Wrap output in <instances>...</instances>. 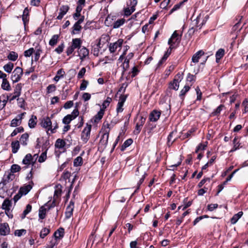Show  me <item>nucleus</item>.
Wrapping results in <instances>:
<instances>
[{"label": "nucleus", "mask_w": 248, "mask_h": 248, "mask_svg": "<svg viewBox=\"0 0 248 248\" xmlns=\"http://www.w3.org/2000/svg\"><path fill=\"white\" fill-rule=\"evenodd\" d=\"M106 126H107L104 125V128H102L103 134L99 141V145L101 147H105L108 142L109 133L110 131V129L109 127V124H107Z\"/></svg>", "instance_id": "1"}, {"label": "nucleus", "mask_w": 248, "mask_h": 248, "mask_svg": "<svg viewBox=\"0 0 248 248\" xmlns=\"http://www.w3.org/2000/svg\"><path fill=\"white\" fill-rule=\"evenodd\" d=\"M92 125L86 124V126L81 132V139L84 143H86L89 140L90 137Z\"/></svg>", "instance_id": "2"}, {"label": "nucleus", "mask_w": 248, "mask_h": 248, "mask_svg": "<svg viewBox=\"0 0 248 248\" xmlns=\"http://www.w3.org/2000/svg\"><path fill=\"white\" fill-rule=\"evenodd\" d=\"M23 75V70L20 67H16L12 73L11 79L13 83L19 81Z\"/></svg>", "instance_id": "3"}, {"label": "nucleus", "mask_w": 248, "mask_h": 248, "mask_svg": "<svg viewBox=\"0 0 248 248\" xmlns=\"http://www.w3.org/2000/svg\"><path fill=\"white\" fill-rule=\"evenodd\" d=\"M183 79L182 74L178 73L177 74L174 80L170 83L169 88L174 90H178L179 87V83Z\"/></svg>", "instance_id": "4"}, {"label": "nucleus", "mask_w": 248, "mask_h": 248, "mask_svg": "<svg viewBox=\"0 0 248 248\" xmlns=\"http://www.w3.org/2000/svg\"><path fill=\"white\" fill-rule=\"evenodd\" d=\"M14 178V175L11 172L5 173L2 181L0 183V187L3 188V186L12 181Z\"/></svg>", "instance_id": "5"}, {"label": "nucleus", "mask_w": 248, "mask_h": 248, "mask_svg": "<svg viewBox=\"0 0 248 248\" xmlns=\"http://www.w3.org/2000/svg\"><path fill=\"white\" fill-rule=\"evenodd\" d=\"M123 43L122 39H119L117 41L110 43L109 45V50L110 53L115 52L118 48H121Z\"/></svg>", "instance_id": "6"}, {"label": "nucleus", "mask_w": 248, "mask_h": 248, "mask_svg": "<svg viewBox=\"0 0 248 248\" xmlns=\"http://www.w3.org/2000/svg\"><path fill=\"white\" fill-rule=\"evenodd\" d=\"M207 19V17L206 16L204 18L202 17L201 15H199L196 18V19L193 21V24L197 27H199L200 29L205 24Z\"/></svg>", "instance_id": "7"}, {"label": "nucleus", "mask_w": 248, "mask_h": 248, "mask_svg": "<svg viewBox=\"0 0 248 248\" xmlns=\"http://www.w3.org/2000/svg\"><path fill=\"white\" fill-rule=\"evenodd\" d=\"M40 124L42 127L47 129L48 130L51 129L52 122L48 117H46L42 119Z\"/></svg>", "instance_id": "8"}, {"label": "nucleus", "mask_w": 248, "mask_h": 248, "mask_svg": "<svg viewBox=\"0 0 248 248\" xmlns=\"http://www.w3.org/2000/svg\"><path fill=\"white\" fill-rule=\"evenodd\" d=\"M10 229L7 223L0 224V234L2 236L8 235L10 233Z\"/></svg>", "instance_id": "9"}, {"label": "nucleus", "mask_w": 248, "mask_h": 248, "mask_svg": "<svg viewBox=\"0 0 248 248\" xmlns=\"http://www.w3.org/2000/svg\"><path fill=\"white\" fill-rule=\"evenodd\" d=\"M146 118L143 116H140L139 121L137 122L135 130H134V133L136 135L139 134L141 129V128L145 122Z\"/></svg>", "instance_id": "10"}, {"label": "nucleus", "mask_w": 248, "mask_h": 248, "mask_svg": "<svg viewBox=\"0 0 248 248\" xmlns=\"http://www.w3.org/2000/svg\"><path fill=\"white\" fill-rule=\"evenodd\" d=\"M127 98V95H121L119 97V100L117 104L116 110L117 113L122 112L123 111V107Z\"/></svg>", "instance_id": "11"}, {"label": "nucleus", "mask_w": 248, "mask_h": 248, "mask_svg": "<svg viewBox=\"0 0 248 248\" xmlns=\"http://www.w3.org/2000/svg\"><path fill=\"white\" fill-rule=\"evenodd\" d=\"M74 208V202L72 201H71L69 205L66 207V211L65 213V217L66 218H69L73 215Z\"/></svg>", "instance_id": "12"}, {"label": "nucleus", "mask_w": 248, "mask_h": 248, "mask_svg": "<svg viewBox=\"0 0 248 248\" xmlns=\"http://www.w3.org/2000/svg\"><path fill=\"white\" fill-rule=\"evenodd\" d=\"M161 112L156 110L152 111L150 115L149 119L151 122H156L160 117Z\"/></svg>", "instance_id": "13"}, {"label": "nucleus", "mask_w": 248, "mask_h": 248, "mask_svg": "<svg viewBox=\"0 0 248 248\" xmlns=\"http://www.w3.org/2000/svg\"><path fill=\"white\" fill-rule=\"evenodd\" d=\"M78 53L80 60L83 61L89 55V52L86 47L82 46L78 49Z\"/></svg>", "instance_id": "14"}, {"label": "nucleus", "mask_w": 248, "mask_h": 248, "mask_svg": "<svg viewBox=\"0 0 248 248\" xmlns=\"http://www.w3.org/2000/svg\"><path fill=\"white\" fill-rule=\"evenodd\" d=\"M181 36L178 35L176 31H174L171 38L169 40L168 44H170L172 42L174 44L175 43L179 44L181 40Z\"/></svg>", "instance_id": "15"}, {"label": "nucleus", "mask_w": 248, "mask_h": 248, "mask_svg": "<svg viewBox=\"0 0 248 248\" xmlns=\"http://www.w3.org/2000/svg\"><path fill=\"white\" fill-rule=\"evenodd\" d=\"M69 9V7L68 5H62L60 8V13L57 19L58 20L62 19L63 16L67 13Z\"/></svg>", "instance_id": "16"}, {"label": "nucleus", "mask_w": 248, "mask_h": 248, "mask_svg": "<svg viewBox=\"0 0 248 248\" xmlns=\"http://www.w3.org/2000/svg\"><path fill=\"white\" fill-rule=\"evenodd\" d=\"M11 205V202L8 199H5L1 205V208L2 209L5 210V214L6 215H7L8 213L9 212Z\"/></svg>", "instance_id": "17"}, {"label": "nucleus", "mask_w": 248, "mask_h": 248, "mask_svg": "<svg viewBox=\"0 0 248 248\" xmlns=\"http://www.w3.org/2000/svg\"><path fill=\"white\" fill-rule=\"evenodd\" d=\"M32 186L31 184L25 185L20 187L19 191L22 195H26L32 188Z\"/></svg>", "instance_id": "18"}, {"label": "nucleus", "mask_w": 248, "mask_h": 248, "mask_svg": "<svg viewBox=\"0 0 248 248\" xmlns=\"http://www.w3.org/2000/svg\"><path fill=\"white\" fill-rule=\"evenodd\" d=\"M204 54V52L201 50L196 52L192 58V61L194 63H197L199 59Z\"/></svg>", "instance_id": "19"}, {"label": "nucleus", "mask_w": 248, "mask_h": 248, "mask_svg": "<svg viewBox=\"0 0 248 248\" xmlns=\"http://www.w3.org/2000/svg\"><path fill=\"white\" fill-rule=\"evenodd\" d=\"M64 229L62 228L58 229L54 233L53 235L56 240L61 239L64 235Z\"/></svg>", "instance_id": "20"}, {"label": "nucleus", "mask_w": 248, "mask_h": 248, "mask_svg": "<svg viewBox=\"0 0 248 248\" xmlns=\"http://www.w3.org/2000/svg\"><path fill=\"white\" fill-rule=\"evenodd\" d=\"M9 96L8 94H4L1 95V98L2 99V100H1V103H2V104H0V110H1L5 108L7 102L8 101V100L9 101Z\"/></svg>", "instance_id": "21"}, {"label": "nucleus", "mask_w": 248, "mask_h": 248, "mask_svg": "<svg viewBox=\"0 0 248 248\" xmlns=\"http://www.w3.org/2000/svg\"><path fill=\"white\" fill-rule=\"evenodd\" d=\"M82 44V41L80 38L73 39L72 42V46L75 48H80Z\"/></svg>", "instance_id": "22"}, {"label": "nucleus", "mask_w": 248, "mask_h": 248, "mask_svg": "<svg viewBox=\"0 0 248 248\" xmlns=\"http://www.w3.org/2000/svg\"><path fill=\"white\" fill-rule=\"evenodd\" d=\"M225 50L223 48L219 49L216 54V62H218L219 60L224 56Z\"/></svg>", "instance_id": "23"}, {"label": "nucleus", "mask_w": 248, "mask_h": 248, "mask_svg": "<svg viewBox=\"0 0 248 248\" xmlns=\"http://www.w3.org/2000/svg\"><path fill=\"white\" fill-rule=\"evenodd\" d=\"M1 88L6 91H10L11 90L10 85L7 80L6 78L2 79V82L1 84Z\"/></svg>", "instance_id": "24"}, {"label": "nucleus", "mask_w": 248, "mask_h": 248, "mask_svg": "<svg viewBox=\"0 0 248 248\" xmlns=\"http://www.w3.org/2000/svg\"><path fill=\"white\" fill-rule=\"evenodd\" d=\"M11 146L12 152L14 154L17 153L20 147L19 142L18 140L13 141L11 143Z\"/></svg>", "instance_id": "25"}, {"label": "nucleus", "mask_w": 248, "mask_h": 248, "mask_svg": "<svg viewBox=\"0 0 248 248\" xmlns=\"http://www.w3.org/2000/svg\"><path fill=\"white\" fill-rule=\"evenodd\" d=\"M37 117L36 116L32 115L29 121L28 125L31 128L35 127L36 124Z\"/></svg>", "instance_id": "26"}, {"label": "nucleus", "mask_w": 248, "mask_h": 248, "mask_svg": "<svg viewBox=\"0 0 248 248\" xmlns=\"http://www.w3.org/2000/svg\"><path fill=\"white\" fill-rule=\"evenodd\" d=\"M233 146L232 149L230 151V152H233L239 148V146L240 143L239 141H238L237 137H235L233 140Z\"/></svg>", "instance_id": "27"}, {"label": "nucleus", "mask_w": 248, "mask_h": 248, "mask_svg": "<svg viewBox=\"0 0 248 248\" xmlns=\"http://www.w3.org/2000/svg\"><path fill=\"white\" fill-rule=\"evenodd\" d=\"M32 160V157L31 155L30 154H28L23 158L22 163L25 165H29L31 164Z\"/></svg>", "instance_id": "28"}, {"label": "nucleus", "mask_w": 248, "mask_h": 248, "mask_svg": "<svg viewBox=\"0 0 248 248\" xmlns=\"http://www.w3.org/2000/svg\"><path fill=\"white\" fill-rule=\"evenodd\" d=\"M125 20L124 18L119 19L115 21L113 24V28L114 29H117L119 28L120 26L123 25L124 22Z\"/></svg>", "instance_id": "29"}, {"label": "nucleus", "mask_w": 248, "mask_h": 248, "mask_svg": "<svg viewBox=\"0 0 248 248\" xmlns=\"http://www.w3.org/2000/svg\"><path fill=\"white\" fill-rule=\"evenodd\" d=\"M65 74V72L62 69H60L57 72L56 76L54 78V80L55 81H58L59 79L62 78Z\"/></svg>", "instance_id": "30"}, {"label": "nucleus", "mask_w": 248, "mask_h": 248, "mask_svg": "<svg viewBox=\"0 0 248 248\" xmlns=\"http://www.w3.org/2000/svg\"><path fill=\"white\" fill-rule=\"evenodd\" d=\"M243 214V213L242 211H240L237 214H235L231 218V223L232 224H235L238 221V220L242 216Z\"/></svg>", "instance_id": "31"}, {"label": "nucleus", "mask_w": 248, "mask_h": 248, "mask_svg": "<svg viewBox=\"0 0 248 248\" xmlns=\"http://www.w3.org/2000/svg\"><path fill=\"white\" fill-rule=\"evenodd\" d=\"M29 139V135L28 133H24L22 135L20 139V141L24 146H26L27 145V141Z\"/></svg>", "instance_id": "32"}, {"label": "nucleus", "mask_w": 248, "mask_h": 248, "mask_svg": "<svg viewBox=\"0 0 248 248\" xmlns=\"http://www.w3.org/2000/svg\"><path fill=\"white\" fill-rule=\"evenodd\" d=\"M46 208L44 206H41L39 210V217L43 219L46 217Z\"/></svg>", "instance_id": "33"}, {"label": "nucleus", "mask_w": 248, "mask_h": 248, "mask_svg": "<svg viewBox=\"0 0 248 248\" xmlns=\"http://www.w3.org/2000/svg\"><path fill=\"white\" fill-rule=\"evenodd\" d=\"M62 186L59 185L56 186V189L54 192V198L56 199L61 196L62 194Z\"/></svg>", "instance_id": "34"}, {"label": "nucleus", "mask_w": 248, "mask_h": 248, "mask_svg": "<svg viewBox=\"0 0 248 248\" xmlns=\"http://www.w3.org/2000/svg\"><path fill=\"white\" fill-rule=\"evenodd\" d=\"M14 68V64L12 62H8L3 66L4 70L7 73H10Z\"/></svg>", "instance_id": "35"}, {"label": "nucleus", "mask_w": 248, "mask_h": 248, "mask_svg": "<svg viewBox=\"0 0 248 248\" xmlns=\"http://www.w3.org/2000/svg\"><path fill=\"white\" fill-rule=\"evenodd\" d=\"M31 208L32 207L31 205L29 204L27 205L26 209L24 210L23 213L21 216V219H24L26 217V215L31 211Z\"/></svg>", "instance_id": "36"}, {"label": "nucleus", "mask_w": 248, "mask_h": 248, "mask_svg": "<svg viewBox=\"0 0 248 248\" xmlns=\"http://www.w3.org/2000/svg\"><path fill=\"white\" fill-rule=\"evenodd\" d=\"M29 10L27 7L25 8L23 11V13L22 15V20L24 23L25 24L26 22L29 21L28 16H29Z\"/></svg>", "instance_id": "37"}, {"label": "nucleus", "mask_w": 248, "mask_h": 248, "mask_svg": "<svg viewBox=\"0 0 248 248\" xmlns=\"http://www.w3.org/2000/svg\"><path fill=\"white\" fill-rule=\"evenodd\" d=\"M21 89L22 84L21 83L17 84L15 87L14 94L19 97L21 94Z\"/></svg>", "instance_id": "38"}, {"label": "nucleus", "mask_w": 248, "mask_h": 248, "mask_svg": "<svg viewBox=\"0 0 248 248\" xmlns=\"http://www.w3.org/2000/svg\"><path fill=\"white\" fill-rule=\"evenodd\" d=\"M18 58V54L15 51H11L7 56V58L11 61H15Z\"/></svg>", "instance_id": "39"}, {"label": "nucleus", "mask_w": 248, "mask_h": 248, "mask_svg": "<svg viewBox=\"0 0 248 248\" xmlns=\"http://www.w3.org/2000/svg\"><path fill=\"white\" fill-rule=\"evenodd\" d=\"M59 38V35H54L51 39L49 40V44L51 46H55L58 42V40Z\"/></svg>", "instance_id": "40"}, {"label": "nucleus", "mask_w": 248, "mask_h": 248, "mask_svg": "<svg viewBox=\"0 0 248 248\" xmlns=\"http://www.w3.org/2000/svg\"><path fill=\"white\" fill-rule=\"evenodd\" d=\"M81 29V26L80 25L79 23H78L77 22L74 25L73 27V31H72V34L77 33V31H79Z\"/></svg>", "instance_id": "41"}, {"label": "nucleus", "mask_w": 248, "mask_h": 248, "mask_svg": "<svg viewBox=\"0 0 248 248\" xmlns=\"http://www.w3.org/2000/svg\"><path fill=\"white\" fill-rule=\"evenodd\" d=\"M65 145V141L60 139H58L56 142L55 146L59 148H63Z\"/></svg>", "instance_id": "42"}, {"label": "nucleus", "mask_w": 248, "mask_h": 248, "mask_svg": "<svg viewBox=\"0 0 248 248\" xmlns=\"http://www.w3.org/2000/svg\"><path fill=\"white\" fill-rule=\"evenodd\" d=\"M21 123V122L16 117V118L13 119L11 121L10 126L12 127H16L19 125Z\"/></svg>", "instance_id": "43"}, {"label": "nucleus", "mask_w": 248, "mask_h": 248, "mask_svg": "<svg viewBox=\"0 0 248 248\" xmlns=\"http://www.w3.org/2000/svg\"><path fill=\"white\" fill-rule=\"evenodd\" d=\"M21 170L20 167L17 164H13L11 167V172L13 174L14 173L18 172Z\"/></svg>", "instance_id": "44"}, {"label": "nucleus", "mask_w": 248, "mask_h": 248, "mask_svg": "<svg viewBox=\"0 0 248 248\" xmlns=\"http://www.w3.org/2000/svg\"><path fill=\"white\" fill-rule=\"evenodd\" d=\"M50 232L49 229L45 228L43 229L40 234V236L42 238H44L45 237H46Z\"/></svg>", "instance_id": "45"}, {"label": "nucleus", "mask_w": 248, "mask_h": 248, "mask_svg": "<svg viewBox=\"0 0 248 248\" xmlns=\"http://www.w3.org/2000/svg\"><path fill=\"white\" fill-rule=\"evenodd\" d=\"M82 164V158L81 156H78L74 161V166H79Z\"/></svg>", "instance_id": "46"}, {"label": "nucleus", "mask_w": 248, "mask_h": 248, "mask_svg": "<svg viewBox=\"0 0 248 248\" xmlns=\"http://www.w3.org/2000/svg\"><path fill=\"white\" fill-rule=\"evenodd\" d=\"M23 131H24V128L20 126V127H17L11 133V136L14 137L16 135H17L18 133L23 132Z\"/></svg>", "instance_id": "47"}, {"label": "nucleus", "mask_w": 248, "mask_h": 248, "mask_svg": "<svg viewBox=\"0 0 248 248\" xmlns=\"http://www.w3.org/2000/svg\"><path fill=\"white\" fill-rule=\"evenodd\" d=\"M190 87L188 85H185L184 88L181 90L180 93V96L183 98V97L186 94V93L189 90Z\"/></svg>", "instance_id": "48"}, {"label": "nucleus", "mask_w": 248, "mask_h": 248, "mask_svg": "<svg viewBox=\"0 0 248 248\" xmlns=\"http://www.w3.org/2000/svg\"><path fill=\"white\" fill-rule=\"evenodd\" d=\"M133 142V140L131 139H129L126 140L122 146V150H124L125 148L130 146Z\"/></svg>", "instance_id": "49"}, {"label": "nucleus", "mask_w": 248, "mask_h": 248, "mask_svg": "<svg viewBox=\"0 0 248 248\" xmlns=\"http://www.w3.org/2000/svg\"><path fill=\"white\" fill-rule=\"evenodd\" d=\"M73 119L70 115H67L62 119V123L65 124H68Z\"/></svg>", "instance_id": "50"}, {"label": "nucleus", "mask_w": 248, "mask_h": 248, "mask_svg": "<svg viewBox=\"0 0 248 248\" xmlns=\"http://www.w3.org/2000/svg\"><path fill=\"white\" fill-rule=\"evenodd\" d=\"M112 101L111 98L108 97L104 101L102 104L103 108H106L109 105L110 103Z\"/></svg>", "instance_id": "51"}, {"label": "nucleus", "mask_w": 248, "mask_h": 248, "mask_svg": "<svg viewBox=\"0 0 248 248\" xmlns=\"http://www.w3.org/2000/svg\"><path fill=\"white\" fill-rule=\"evenodd\" d=\"M104 112L102 110H100L97 114L94 116V121L97 122L100 121L103 117Z\"/></svg>", "instance_id": "52"}, {"label": "nucleus", "mask_w": 248, "mask_h": 248, "mask_svg": "<svg viewBox=\"0 0 248 248\" xmlns=\"http://www.w3.org/2000/svg\"><path fill=\"white\" fill-rule=\"evenodd\" d=\"M46 158V150L42 153L38 159V162L40 163H42L44 162Z\"/></svg>", "instance_id": "53"}, {"label": "nucleus", "mask_w": 248, "mask_h": 248, "mask_svg": "<svg viewBox=\"0 0 248 248\" xmlns=\"http://www.w3.org/2000/svg\"><path fill=\"white\" fill-rule=\"evenodd\" d=\"M224 107V106L223 105H219L216 109L212 113L213 115L214 116H216L220 114V112L223 109V108Z\"/></svg>", "instance_id": "54"}, {"label": "nucleus", "mask_w": 248, "mask_h": 248, "mask_svg": "<svg viewBox=\"0 0 248 248\" xmlns=\"http://www.w3.org/2000/svg\"><path fill=\"white\" fill-rule=\"evenodd\" d=\"M34 48L31 47L27 50H25L24 52V55L26 57H30L34 52Z\"/></svg>", "instance_id": "55"}, {"label": "nucleus", "mask_w": 248, "mask_h": 248, "mask_svg": "<svg viewBox=\"0 0 248 248\" xmlns=\"http://www.w3.org/2000/svg\"><path fill=\"white\" fill-rule=\"evenodd\" d=\"M89 82L87 80H86L85 79L82 80V82L80 86V90L81 91L85 90Z\"/></svg>", "instance_id": "56"}, {"label": "nucleus", "mask_w": 248, "mask_h": 248, "mask_svg": "<svg viewBox=\"0 0 248 248\" xmlns=\"http://www.w3.org/2000/svg\"><path fill=\"white\" fill-rule=\"evenodd\" d=\"M56 87L54 84H50L48 85L46 88L47 93H50L53 92L56 90Z\"/></svg>", "instance_id": "57"}, {"label": "nucleus", "mask_w": 248, "mask_h": 248, "mask_svg": "<svg viewBox=\"0 0 248 248\" xmlns=\"http://www.w3.org/2000/svg\"><path fill=\"white\" fill-rule=\"evenodd\" d=\"M26 231L24 229L16 230L15 232V235L17 236H21L23 234H25Z\"/></svg>", "instance_id": "58"}, {"label": "nucleus", "mask_w": 248, "mask_h": 248, "mask_svg": "<svg viewBox=\"0 0 248 248\" xmlns=\"http://www.w3.org/2000/svg\"><path fill=\"white\" fill-rule=\"evenodd\" d=\"M41 52H42V50L40 48H38L36 49L35 53V55H34V61L35 62H37V61H38V60L40 58Z\"/></svg>", "instance_id": "59"}, {"label": "nucleus", "mask_w": 248, "mask_h": 248, "mask_svg": "<svg viewBox=\"0 0 248 248\" xmlns=\"http://www.w3.org/2000/svg\"><path fill=\"white\" fill-rule=\"evenodd\" d=\"M86 68L85 67L82 68L78 74V78L80 79L83 78L86 72Z\"/></svg>", "instance_id": "60"}, {"label": "nucleus", "mask_w": 248, "mask_h": 248, "mask_svg": "<svg viewBox=\"0 0 248 248\" xmlns=\"http://www.w3.org/2000/svg\"><path fill=\"white\" fill-rule=\"evenodd\" d=\"M73 102L72 101H67L64 105V108L65 109H68L71 108L73 106Z\"/></svg>", "instance_id": "61"}, {"label": "nucleus", "mask_w": 248, "mask_h": 248, "mask_svg": "<svg viewBox=\"0 0 248 248\" xmlns=\"http://www.w3.org/2000/svg\"><path fill=\"white\" fill-rule=\"evenodd\" d=\"M18 106L21 108H23L24 107V100L23 98H18L17 99Z\"/></svg>", "instance_id": "62"}, {"label": "nucleus", "mask_w": 248, "mask_h": 248, "mask_svg": "<svg viewBox=\"0 0 248 248\" xmlns=\"http://www.w3.org/2000/svg\"><path fill=\"white\" fill-rule=\"evenodd\" d=\"M79 114V111L78 109H75L73 110L71 114H69L71 116V117L74 120L75 119Z\"/></svg>", "instance_id": "63"}, {"label": "nucleus", "mask_w": 248, "mask_h": 248, "mask_svg": "<svg viewBox=\"0 0 248 248\" xmlns=\"http://www.w3.org/2000/svg\"><path fill=\"white\" fill-rule=\"evenodd\" d=\"M64 48V44L62 43L61 45H59L55 50L56 52H57L58 54L61 53Z\"/></svg>", "instance_id": "64"}]
</instances>
